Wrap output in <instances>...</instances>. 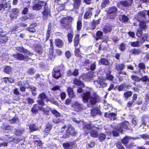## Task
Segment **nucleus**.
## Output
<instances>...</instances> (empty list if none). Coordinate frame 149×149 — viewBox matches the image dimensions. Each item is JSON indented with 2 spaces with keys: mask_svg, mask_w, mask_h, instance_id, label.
<instances>
[{
  "mask_svg": "<svg viewBox=\"0 0 149 149\" xmlns=\"http://www.w3.org/2000/svg\"><path fill=\"white\" fill-rule=\"evenodd\" d=\"M82 100L84 103L88 102L89 100L90 104L94 105L100 101V97L95 92H92L91 91L84 93L82 95Z\"/></svg>",
  "mask_w": 149,
  "mask_h": 149,
  "instance_id": "nucleus-1",
  "label": "nucleus"
},
{
  "mask_svg": "<svg viewBox=\"0 0 149 149\" xmlns=\"http://www.w3.org/2000/svg\"><path fill=\"white\" fill-rule=\"evenodd\" d=\"M73 20V19L70 16L63 18L61 21L62 26L67 30L70 29L71 26V23Z\"/></svg>",
  "mask_w": 149,
  "mask_h": 149,
  "instance_id": "nucleus-2",
  "label": "nucleus"
},
{
  "mask_svg": "<svg viewBox=\"0 0 149 149\" xmlns=\"http://www.w3.org/2000/svg\"><path fill=\"white\" fill-rule=\"evenodd\" d=\"M37 102L38 104L44 106L45 105V101L48 102L49 101L48 97L45 93L42 92L40 94L38 97Z\"/></svg>",
  "mask_w": 149,
  "mask_h": 149,
  "instance_id": "nucleus-3",
  "label": "nucleus"
},
{
  "mask_svg": "<svg viewBox=\"0 0 149 149\" xmlns=\"http://www.w3.org/2000/svg\"><path fill=\"white\" fill-rule=\"evenodd\" d=\"M118 9L115 6L109 8L108 10L107 14L108 17L111 19H114L117 16Z\"/></svg>",
  "mask_w": 149,
  "mask_h": 149,
  "instance_id": "nucleus-4",
  "label": "nucleus"
},
{
  "mask_svg": "<svg viewBox=\"0 0 149 149\" xmlns=\"http://www.w3.org/2000/svg\"><path fill=\"white\" fill-rule=\"evenodd\" d=\"M129 123L128 121H125L123 122L120 124H119L116 127V130L120 132H122L123 131V129H128V126L129 125Z\"/></svg>",
  "mask_w": 149,
  "mask_h": 149,
  "instance_id": "nucleus-5",
  "label": "nucleus"
},
{
  "mask_svg": "<svg viewBox=\"0 0 149 149\" xmlns=\"http://www.w3.org/2000/svg\"><path fill=\"white\" fill-rule=\"evenodd\" d=\"M46 4L45 2L42 1H39L33 4L32 7L33 10L38 11L40 10L42 7Z\"/></svg>",
  "mask_w": 149,
  "mask_h": 149,
  "instance_id": "nucleus-6",
  "label": "nucleus"
},
{
  "mask_svg": "<svg viewBox=\"0 0 149 149\" xmlns=\"http://www.w3.org/2000/svg\"><path fill=\"white\" fill-rule=\"evenodd\" d=\"M136 18L138 22H140V21L144 20L147 21L146 19V11H141L139 12L138 13Z\"/></svg>",
  "mask_w": 149,
  "mask_h": 149,
  "instance_id": "nucleus-7",
  "label": "nucleus"
},
{
  "mask_svg": "<svg viewBox=\"0 0 149 149\" xmlns=\"http://www.w3.org/2000/svg\"><path fill=\"white\" fill-rule=\"evenodd\" d=\"M94 84L97 88L104 87L107 85L106 83L101 80L95 81Z\"/></svg>",
  "mask_w": 149,
  "mask_h": 149,
  "instance_id": "nucleus-8",
  "label": "nucleus"
},
{
  "mask_svg": "<svg viewBox=\"0 0 149 149\" xmlns=\"http://www.w3.org/2000/svg\"><path fill=\"white\" fill-rule=\"evenodd\" d=\"M74 144V142L72 141L64 143L63 144V146L65 149H72Z\"/></svg>",
  "mask_w": 149,
  "mask_h": 149,
  "instance_id": "nucleus-9",
  "label": "nucleus"
},
{
  "mask_svg": "<svg viewBox=\"0 0 149 149\" xmlns=\"http://www.w3.org/2000/svg\"><path fill=\"white\" fill-rule=\"evenodd\" d=\"M104 116L105 117L108 118L111 120H114L116 118V114L113 112H106L105 113Z\"/></svg>",
  "mask_w": 149,
  "mask_h": 149,
  "instance_id": "nucleus-10",
  "label": "nucleus"
},
{
  "mask_svg": "<svg viewBox=\"0 0 149 149\" xmlns=\"http://www.w3.org/2000/svg\"><path fill=\"white\" fill-rule=\"evenodd\" d=\"M74 107L77 111H80L84 109V106L77 102H75L74 104Z\"/></svg>",
  "mask_w": 149,
  "mask_h": 149,
  "instance_id": "nucleus-11",
  "label": "nucleus"
},
{
  "mask_svg": "<svg viewBox=\"0 0 149 149\" xmlns=\"http://www.w3.org/2000/svg\"><path fill=\"white\" fill-rule=\"evenodd\" d=\"M54 71L52 74V75L53 77L55 79H58L61 76V74L60 72V70L57 69L56 68L54 69Z\"/></svg>",
  "mask_w": 149,
  "mask_h": 149,
  "instance_id": "nucleus-12",
  "label": "nucleus"
},
{
  "mask_svg": "<svg viewBox=\"0 0 149 149\" xmlns=\"http://www.w3.org/2000/svg\"><path fill=\"white\" fill-rule=\"evenodd\" d=\"M66 132L69 133L70 135L75 136L76 134V132L74 128L71 126L69 125L68 126V129Z\"/></svg>",
  "mask_w": 149,
  "mask_h": 149,
  "instance_id": "nucleus-13",
  "label": "nucleus"
},
{
  "mask_svg": "<svg viewBox=\"0 0 149 149\" xmlns=\"http://www.w3.org/2000/svg\"><path fill=\"white\" fill-rule=\"evenodd\" d=\"M133 0H128L121 1L120 4L123 6L127 7L131 6L132 2Z\"/></svg>",
  "mask_w": 149,
  "mask_h": 149,
  "instance_id": "nucleus-14",
  "label": "nucleus"
},
{
  "mask_svg": "<svg viewBox=\"0 0 149 149\" xmlns=\"http://www.w3.org/2000/svg\"><path fill=\"white\" fill-rule=\"evenodd\" d=\"M13 56L15 58L19 60H27L28 58L27 56H24L22 54L18 53L15 54H13Z\"/></svg>",
  "mask_w": 149,
  "mask_h": 149,
  "instance_id": "nucleus-15",
  "label": "nucleus"
},
{
  "mask_svg": "<svg viewBox=\"0 0 149 149\" xmlns=\"http://www.w3.org/2000/svg\"><path fill=\"white\" fill-rule=\"evenodd\" d=\"M8 40V37L5 35L0 34V44L5 43Z\"/></svg>",
  "mask_w": 149,
  "mask_h": 149,
  "instance_id": "nucleus-16",
  "label": "nucleus"
},
{
  "mask_svg": "<svg viewBox=\"0 0 149 149\" xmlns=\"http://www.w3.org/2000/svg\"><path fill=\"white\" fill-rule=\"evenodd\" d=\"M51 24L50 23L48 26V28L46 33V38H44L43 39V40L45 42L48 39L50 36V33L51 31Z\"/></svg>",
  "mask_w": 149,
  "mask_h": 149,
  "instance_id": "nucleus-17",
  "label": "nucleus"
},
{
  "mask_svg": "<svg viewBox=\"0 0 149 149\" xmlns=\"http://www.w3.org/2000/svg\"><path fill=\"white\" fill-rule=\"evenodd\" d=\"M83 125V128L84 130H88L90 129L92 130L94 128V127L92 126L91 124L88 123H86L83 122V123H82Z\"/></svg>",
  "mask_w": 149,
  "mask_h": 149,
  "instance_id": "nucleus-18",
  "label": "nucleus"
},
{
  "mask_svg": "<svg viewBox=\"0 0 149 149\" xmlns=\"http://www.w3.org/2000/svg\"><path fill=\"white\" fill-rule=\"evenodd\" d=\"M67 91L69 97L71 98L74 97L75 96L73 89L71 87H68L67 89Z\"/></svg>",
  "mask_w": 149,
  "mask_h": 149,
  "instance_id": "nucleus-19",
  "label": "nucleus"
},
{
  "mask_svg": "<svg viewBox=\"0 0 149 149\" xmlns=\"http://www.w3.org/2000/svg\"><path fill=\"white\" fill-rule=\"evenodd\" d=\"M17 50L20 52L25 53L26 54L29 55L30 56L32 55L33 54L32 53L30 52L27 49L24 48V47H19L17 48Z\"/></svg>",
  "mask_w": 149,
  "mask_h": 149,
  "instance_id": "nucleus-20",
  "label": "nucleus"
},
{
  "mask_svg": "<svg viewBox=\"0 0 149 149\" xmlns=\"http://www.w3.org/2000/svg\"><path fill=\"white\" fill-rule=\"evenodd\" d=\"M139 22V28L142 30H144L147 29V26L146 24V22L145 21L142 20L140 21Z\"/></svg>",
  "mask_w": 149,
  "mask_h": 149,
  "instance_id": "nucleus-21",
  "label": "nucleus"
},
{
  "mask_svg": "<svg viewBox=\"0 0 149 149\" xmlns=\"http://www.w3.org/2000/svg\"><path fill=\"white\" fill-rule=\"evenodd\" d=\"M130 53L131 54L134 55H139L141 54L142 51L139 48H134L131 49L130 51Z\"/></svg>",
  "mask_w": 149,
  "mask_h": 149,
  "instance_id": "nucleus-22",
  "label": "nucleus"
},
{
  "mask_svg": "<svg viewBox=\"0 0 149 149\" xmlns=\"http://www.w3.org/2000/svg\"><path fill=\"white\" fill-rule=\"evenodd\" d=\"M93 8H89V10L87 11L85 14L84 15V18L88 19L90 18L92 15L91 10H93Z\"/></svg>",
  "mask_w": 149,
  "mask_h": 149,
  "instance_id": "nucleus-23",
  "label": "nucleus"
},
{
  "mask_svg": "<svg viewBox=\"0 0 149 149\" xmlns=\"http://www.w3.org/2000/svg\"><path fill=\"white\" fill-rule=\"evenodd\" d=\"M55 42L56 46L59 48H61L63 46V42L60 39H56Z\"/></svg>",
  "mask_w": 149,
  "mask_h": 149,
  "instance_id": "nucleus-24",
  "label": "nucleus"
},
{
  "mask_svg": "<svg viewBox=\"0 0 149 149\" xmlns=\"http://www.w3.org/2000/svg\"><path fill=\"white\" fill-rule=\"evenodd\" d=\"M96 129H97V128L95 127L94 128L92 129L91 132V135L93 137H97L98 135V133L97 130H96Z\"/></svg>",
  "mask_w": 149,
  "mask_h": 149,
  "instance_id": "nucleus-25",
  "label": "nucleus"
},
{
  "mask_svg": "<svg viewBox=\"0 0 149 149\" xmlns=\"http://www.w3.org/2000/svg\"><path fill=\"white\" fill-rule=\"evenodd\" d=\"M149 122V118L146 116H143L142 118V123L146 126Z\"/></svg>",
  "mask_w": 149,
  "mask_h": 149,
  "instance_id": "nucleus-26",
  "label": "nucleus"
},
{
  "mask_svg": "<svg viewBox=\"0 0 149 149\" xmlns=\"http://www.w3.org/2000/svg\"><path fill=\"white\" fill-rule=\"evenodd\" d=\"M79 35L77 34L75 35L74 39V46L75 47L77 46L79 43Z\"/></svg>",
  "mask_w": 149,
  "mask_h": 149,
  "instance_id": "nucleus-27",
  "label": "nucleus"
},
{
  "mask_svg": "<svg viewBox=\"0 0 149 149\" xmlns=\"http://www.w3.org/2000/svg\"><path fill=\"white\" fill-rule=\"evenodd\" d=\"M105 72L106 73L107 79L109 80L112 81L113 78V77L111 74V71H109L108 72H107V71H105Z\"/></svg>",
  "mask_w": 149,
  "mask_h": 149,
  "instance_id": "nucleus-28",
  "label": "nucleus"
},
{
  "mask_svg": "<svg viewBox=\"0 0 149 149\" xmlns=\"http://www.w3.org/2000/svg\"><path fill=\"white\" fill-rule=\"evenodd\" d=\"M100 64L108 65L109 64V62L105 58L101 59L99 62Z\"/></svg>",
  "mask_w": 149,
  "mask_h": 149,
  "instance_id": "nucleus-29",
  "label": "nucleus"
},
{
  "mask_svg": "<svg viewBox=\"0 0 149 149\" xmlns=\"http://www.w3.org/2000/svg\"><path fill=\"white\" fill-rule=\"evenodd\" d=\"M119 18L121 21L124 22H127L128 20V18L127 17L124 15H121L120 16Z\"/></svg>",
  "mask_w": 149,
  "mask_h": 149,
  "instance_id": "nucleus-30",
  "label": "nucleus"
},
{
  "mask_svg": "<svg viewBox=\"0 0 149 149\" xmlns=\"http://www.w3.org/2000/svg\"><path fill=\"white\" fill-rule=\"evenodd\" d=\"M112 29V26L109 25L108 26H106L104 29L103 31L105 33L110 32Z\"/></svg>",
  "mask_w": 149,
  "mask_h": 149,
  "instance_id": "nucleus-31",
  "label": "nucleus"
},
{
  "mask_svg": "<svg viewBox=\"0 0 149 149\" xmlns=\"http://www.w3.org/2000/svg\"><path fill=\"white\" fill-rule=\"evenodd\" d=\"M74 83L77 86H81L82 87L85 86L84 84L81 81L77 79H75L74 81Z\"/></svg>",
  "mask_w": 149,
  "mask_h": 149,
  "instance_id": "nucleus-32",
  "label": "nucleus"
},
{
  "mask_svg": "<svg viewBox=\"0 0 149 149\" xmlns=\"http://www.w3.org/2000/svg\"><path fill=\"white\" fill-rule=\"evenodd\" d=\"M132 137H129L127 136H125L122 140V142L124 145L127 144L128 142L129 139ZM133 139V138H132Z\"/></svg>",
  "mask_w": 149,
  "mask_h": 149,
  "instance_id": "nucleus-33",
  "label": "nucleus"
},
{
  "mask_svg": "<svg viewBox=\"0 0 149 149\" xmlns=\"http://www.w3.org/2000/svg\"><path fill=\"white\" fill-rule=\"evenodd\" d=\"M38 105L37 104H35L33 106L31 109V111L33 113L36 114L37 112L38 111Z\"/></svg>",
  "mask_w": 149,
  "mask_h": 149,
  "instance_id": "nucleus-34",
  "label": "nucleus"
},
{
  "mask_svg": "<svg viewBox=\"0 0 149 149\" xmlns=\"http://www.w3.org/2000/svg\"><path fill=\"white\" fill-rule=\"evenodd\" d=\"M50 111L56 117H58L60 116V113L56 110L50 109Z\"/></svg>",
  "mask_w": 149,
  "mask_h": 149,
  "instance_id": "nucleus-35",
  "label": "nucleus"
},
{
  "mask_svg": "<svg viewBox=\"0 0 149 149\" xmlns=\"http://www.w3.org/2000/svg\"><path fill=\"white\" fill-rule=\"evenodd\" d=\"M99 111L96 109H93L91 111V114L93 116H95L99 113Z\"/></svg>",
  "mask_w": 149,
  "mask_h": 149,
  "instance_id": "nucleus-36",
  "label": "nucleus"
},
{
  "mask_svg": "<svg viewBox=\"0 0 149 149\" xmlns=\"http://www.w3.org/2000/svg\"><path fill=\"white\" fill-rule=\"evenodd\" d=\"M4 81L6 83H12L14 82V80L11 78H3Z\"/></svg>",
  "mask_w": 149,
  "mask_h": 149,
  "instance_id": "nucleus-37",
  "label": "nucleus"
},
{
  "mask_svg": "<svg viewBox=\"0 0 149 149\" xmlns=\"http://www.w3.org/2000/svg\"><path fill=\"white\" fill-rule=\"evenodd\" d=\"M106 135L103 133L100 134L99 136V138L100 141H102L104 140L106 138Z\"/></svg>",
  "mask_w": 149,
  "mask_h": 149,
  "instance_id": "nucleus-38",
  "label": "nucleus"
},
{
  "mask_svg": "<svg viewBox=\"0 0 149 149\" xmlns=\"http://www.w3.org/2000/svg\"><path fill=\"white\" fill-rule=\"evenodd\" d=\"M29 129L31 131H34L36 130L38 128L35 124H31L29 126Z\"/></svg>",
  "mask_w": 149,
  "mask_h": 149,
  "instance_id": "nucleus-39",
  "label": "nucleus"
},
{
  "mask_svg": "<svg viewBox=\"0 0 149 149\" xmlns=\"http://www.w3.org/2000/svg\"><path fill=\"white\" fill-rule=\"evenodd\" d=\"M12 70L11 68L9 66H7L5 68L4 71L7 74H9Z\"/></svg>",
  "mask_w": 149,
  "mask_h": 149,
  "instance_id": "nucleus-40",
  "label": "nucleus"
},
{
  "mask_svg": "<svg viewBox=\"0 0 149 149\" xmlns=\"http://www.w3.org/2000/svg\"><path fill=\"white\" fill-rule=\"evenodd\" d=\"M100 23L99 19L98 20H93L91 23L93 26V28L95 29V26L97 24H99Z\"/></svg>",
  "mask_w": 149,
  "mask_h": 149,
  "instance_id": "nucleus-41",
  "label": "nucleus"
},
{
  "mask_svg": "<svg viewBox=\"0 0 149 149\" xmlns=\"http://www.w3.org/2000/svg\"><path fill=\"white\" fill-rule=\"evenodd\" d=\"M45 6L44 10L43 12V14L44 15H47L50 12V10L46 7V5Z\"/></svg>",
  "mask_w": 149,
  "mask_h": 149,
  "instance_id": "nucleus-42",
  "label": "nucleus"
},
{
  "mask_svg": "<svg viewBox=\"0 0 149 149\" xmlns=\"http://www.w3.org/2000/svg\"><path fill=\"white\" fill-rule=\"evenodd\" d=\"M97 37L96 40H98L102 38V33L101 31H97Z\"/></svg>",
  "mask_w": 149,
  "mask_h": 149,
  "instance_id": "nucleus-43",
  "label": "nucleus"
},
{
  "mask_svg": "<svg viewBox=\"0 0 149 149\" xmlns=\"http://www.w3.org/2000/svg\"><path fill=\"white\" fill-rule=\"evenodd\" d=\"M139 41L136 42H130V45L133 47H139Z\"/></svg>",
  "mask_w": 149,
  "mask_h": 149,
  "instance_id": "nucleus-44",
  "label": "nucleus"
},
{
  "mask_svg": "<svg viewBox=\"0 0 149 149\" xmlns=\"http://www.w3.org/2000/svg\"><path fill=\"white\" fill-rule=\"evenodd\" d=\"M125 86V85L123 84L120 86H116L115 88H117L119 91H121L123 90Z\"/></svg>",
  "mask_w": 149,
  "mask_h": 149,
  "instance_id": "nucleus-45",
  "label": "nucleus"
},
{
  "mask_svg": "<svg viewBox=\"0 0 149 149\" xmlns=\"http://www.w3.org/2000/svg\"><path fill=\"white\" fill-rule=\"evenodd\" d=\"M19 10L17 8H15L13 9L12 10L11 13L14 14V15H18V13H19Z\"/></svg>",
  "mask_w": 149,
  "mask_h": 149,
  "instance_id": "nucleus-46",
  "label": "nucleus"
},
{
  "mask_svg": "<svg viewBox=\"0 0 149 149\" xmlns=\"http://www.w3.org/2000/svg\"><path fill=\"white\" fill-rule=\"evenodd\" d=\"M50 108H49V107H47L46 108H44L43 109L42 111L43 113L45 114H46V115H49V109L50 110Z\"/></svg>",
  "mask_w": 149,
  "mask_h": 149,
  "instance_id": "nucleus-47",
  "label": "nucleus"
},
{
  "mask_svg": "<svg viewBox=\"0 0 149 149\" xmlns=\"http://www.w3.org/2000/svg\"><path fill=\"white\" fill-rule=\"evenodd\" d=\"M82 26V23L81 21L79 20L77 22V28L78 30H80Z\"/></svg>",
  "mask_w": 149,
  "mask_h": 149,
  "instance_id": "nucleus-48",
  "label": "nucleus"
},
{
  "mask_svg": "<svg viewBox=\"0 0 149 149\" xmlns=\"http://www.w3.org/2000/svg\"><path fill=\"white\" fill-rule=\"evenodd\" d=\"M109 3V0H103V1L102 3L101 6L102 8H104Z\"/></svg>",
  "mask_w": 149,
  "mask_h": 149,
  "instance_id": "nucleus-49",
  "label": "nucleus"
},
{
  "mask_svg": "<svg viewBox=\"0 0 149 149\" xmlns=\"http://www.w3.org/2000/svg\"><path fill=\"white\" fill-rule=\"evenodd\" d=\"M117 147L119 149H125V148L123 147L122 143L120 142H118L116 144Z\"/></svg>",
  "mask_w": 149,
  "mask_h": 149,
  "instance_id": "nucleus-50",
  "label": "nucleus"
},
{
  "mask_svg": "<svg viewBox=\"0 0 149 149\" xmlns=\"http://www.w3.org/2000/svg\"><path fill=\"white\" fill-rule=\"evenodd\" d=\"M131 78L132 79L136 81H140V78L136 75H132Z\"/></svg>",
  "mask_w": 149,
  "mask_h": 149,
  "instance_id": "nucleus-51",
  "label": "nucleus"
},
{
  "mask_svg": "<svg viewBox=\"0 0 149 149\" xmlns=\"http://www.w3.org/2000/svg\"><path fill=\"white\" fill-rule=\"evenodd\" d=\"M27 30L32 32H34L36 31L35 29L33 27V25H31L30 27L27 28Z\"/></svg>",
  "mask_w": 149,
  "mask_h": 149,
  "instance_id": "nucleus-52",
  "label": "nucleus"
},
{
  "mask_svg": "<svg viewBox=\"0 0 149 149\" xmlns=\"http://www.w3.org/2000/svg\"><path fill=\"white\" fill-rule=\"evenodd\" d=\"M11 7L10 4L9 3H6L4 5H3V7L4 9L6 8H8V10L10 9Z\"/></svg>",
  "mask_w": 149,
  "mask_h": 149,
  "instance_id": "nucleus-53",
  "label": "nucleus"
},
{
  "mask_svg": "<svg viewBox=\"0 0 149 149\" xmlns=\"http://www.w3.org/2000/svg\"><path fill=\"white\" fill-rule=\"evenodd\" d=\"M74 52L76 56L79 57L81 56L80 54V50L79 48H75Z\"/></svg>",
  "mask_w": 149,
  "mask_h": 149,
  "instance_id": "nucleus-54",
  "label": "nucleus"
},
{
  "mask_svg": "<svg viewBox=\"0 0 149 149\" xmlns=\"http://www.w3.org/2000/svg\"><path fill=\"white\" fill-rule=\"evenodd\" d=\"M63 120H60V119H57V118H55L53 120V122L55 123H58L60 122H63Z\"/></svg>",
  "mask_w": 149,
  "mask_h": 149,
  "instance_id": "nucleus-55",
  "label": "nucleus"
},
{
  "mask_svg": "<svg viewBox=\"0 0 149 149\" xmlns=\"http://www.w3.org/2000/svg\"><path fill=\"white\" fill-rule=\"evenodd\" d=\"M73 36V34L72 33H70L68 34V41L69 42H71L72 41Z\"/></svg>",
  "mask_w": 149,
  "mask_h": 149,
  "instance_id": "nucleus-56",
  "label": "nucleus"
},
{
  "mask_svg": "<svg viewBox=\"0 0 149 149\" xmlns=\"http://www.w3.org/2000/svg\"><path fill=\"white\" fill-rule=\"evenodd\" d=\"M20 136H19L17 137H14L13 139V141L16 143L19 142L21 140H22V139H21L20 138Z\"/></svg>",
  "mask_w": 149,
  "mask_h": 149,
  "instance_id": "nucleus-57",
  "label": "nucleus"
},
{
  "mask_svg": "<svg viewBox=\"0 0 149 149\" xmlns=\"http://www.w3.org/2000/svg\"><path fill=\"white\" fill-rule=\"evenodd\" d=\"M124 66H116V69L118 71H120L119 72V74L121 73V71L124 69Z\"/></svg>",
  "mask_w": 149,
  "mask_h": 149,
  "instance_id": "nucleus-58",
  "label": "nucleus"
},
{
  "mask_svg": "<svg viewBox=\"0 0 149 149\" xmlns=\"http://www.w3.org/2000/svg\"><path fill=\"white\" fill-rule=\"evenodd\" d=\"M14 133L17 135H19L22 133V131L20 129L16 130L15 129L14 131Z\"/></svg>",
  "mask_w": 149,
  "mask_h": 149,
  "instance_id": "nucleus-59",
  "label": "nucleus"
},
{
  "mask_svg": "<svg viewBox=\"0 0 149 149\" xmlns=\"http://www.w3.org/2000/svg\"><path fill=\"white\" fill-rule=\"evenodd\" d=\"M29 6H27L22 11V14H27L28 11V9L29 8Z\"/></svg>",
  "mask_w": 149,
  "mask_h": 149,
  "instance_id": "nucleus-60",
  "label": "nucleus"
},
{
  "mask_svg": "<svg viewBox=\"0 0 149 149\" xmlns=\"http://www.w3.org/2000/svg\"><path fill=\"white\" fill-rule=\"evenodd\" d=\"M28 17L26 16H23L22 17H21L19 19V21H25L28 19Z\"/></svg>",
  "mask_w": 149,
  "mask_h": 149,
  "instance_id": "nucleus-61",
  "label": "nucleus"
},
{
  "mask_svg": "<svg viewBox=\"0 0 149 149\" xmlns=\"http://www.w3.org/2000/svg\"><path fill=\"white\" fill-rule=\"evenodd\" d=\"M142 30L140 29H138L137 31L136 34V36L139 37H140L142 36Z\"/></svg>",
  "mask_w": 149,
  "mask_h": 149,
  "instance_id": "nucleus-62",
  "label": "nucleus"
},
{
  "mask_svg": "<svg viewBox=\"0 0 149 149\" xmlns=\"http://www.w3.org/2000/svg\"><path fill=\"white\" fill-rule=\"evenodd\" d=\"M141 137L145 140L149 139V135L147 134H143L140 135Z\"/></svg>",
  "mask_w": 149,
  "mask_h": 149,
  "instance_id": "nucleus-63",
  "label": "nucleus"
},
{
  "mask_svg": "<svg viewBox=\"0 0 149 149\" xmlns=\"http://www.w3.org/2000/svg\"><path fill=\"white\" fill-rule=\"evenodd\" d=\"M132 94V93L131 91H127L124 94V95L126 98L129 97Z\"/></svg>",
  "mask_w": 149,
  "mask_h": 149,
  "instance_id": "nucleus-64",
  "label": "nucleus"
}]
</instances>
